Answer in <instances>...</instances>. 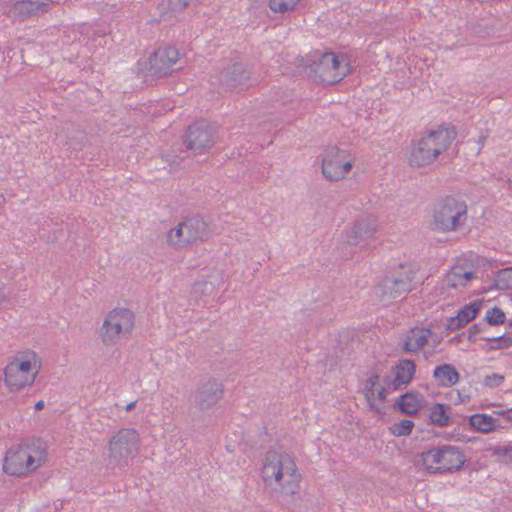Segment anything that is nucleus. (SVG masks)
<instances>
[{
	"label": "nucleus",
	"mask_w": 512,
	"mask_h": 512,
	"mask_svg": "<svg viewBox=\"0 0 512 512\" xmlns=\"http://www.w3.org/2000/svg\"><path fill=\"white\" fill-rule=\"evenodd\" d=\"M433 376L439 385L443 387H451L455 385L460 378L459 373L451 364H442L434 369Z\"/></svg>",
	"instance_id": "20"
},
{
	"label": "nucleus",
	"mask_w": 512,
	"mask_h": 512,
	"mask_svg": "<svg viewBox=\"0 0 512 512\" xmlns=\"http://www.w3.org/2000/svg\"><path fill=\"white\" fill-rule=\"evenodd\" d=\"M433 336V332L424 327H415L410 329L407 333L403 343V349L406 352H417L428 342V339Z\"/></svg>",
	"instance_id": "18"
},
{
	"label": "nucleus",
	"mask_w": 512,
	"mask_h": 512,
	"mask_svg": "<svg viewBox=\"0 0 512 512\" xmlns=\"http://www.w3.org/2000/svg\"><path fill=\"white\" fill-rule=\"evenodd\" d=\"M486 320L490 325L503 324L506 320L505 313L495 306L487 311Z\"/></svg>",
	"instance_id": "32"
},
{
	"label": "nucleus",
	"mask_w": 512,
	"mask_h": 512,
	"mask_svg": "<svg viewBox=\"0 0 512 512\" xmlns=\"http://www.w3.org/2000/svg\"><path fill=\"white\" fill-rule=\"evenodd\" d=\"M485 140H486V136H485V135H481V136L479 137V141H478V142H479V144H480L481 146H483V145H484Z\"/></svg>",
	"instance_id": "38"
},
{
	"label": "nucleus",
	"mask_w": 512,
	"mask_h": 512,
	"mask_svg": "<svg viewBox=\"0 0 512 512\" xmlns=\"http://www.w3.org/2000/svg\"><path fill=\"white\" fill-rule=\"evenodd\" d=\"M43 408H44V401L43 400H39L38 402H36L35 409L37 411L42 410Z\"/></svg>",
	"instance_id": "36"
},
{
	"label": "nucleus",
	"mask_w": 512,
	"mask_h": 512,
	"mask_svg": "<svg viewBox=\"0 0 512 512\" xmlns=\"http://www.w3.org/2000/svg\"><path fill=\"white\" fill-rule=\"evenodd\" d=\"M217 141L216 130L205 122H198L189 126L185 144L195 154H201L211 149Z\"/></svg>",
	"instance_id": "14"
},
{
	"label": "nucleus",
	"mask_w": 512,
	"mask_h": 512,
	"mask_svg": "<svg viewBox=\"0 0 512 512\" xmlns=\"http://www.w3.org/2000/svg\"><path fill=\"white\" fill-rule=\"evenodd\" d=\"M306 67L310 77L325 84L337 83L349 73L345 58L333 52H314L307 58Z\"/></svg>",
	"instance_id": "4"
},
{
	"label": "nucleus",
	"mask_w": 512,
	"mask_h": 512,
	"mask_svg": "<svg viewBox=\"0 0 512 512\" xmlns=\"http://www.w3.org/2000/svg\"><path fill=\"white\" fill-rule=\"evenodd\" d=\"M472 279H474L472 271H468L462 266H455L446 274L445 283L451 288L466 287Z\"/></svg>",
	"instance_id": "21"
},
{
	"label": "nucleus",
	"mask_w": 512,
	"mask_h": 512,
	"mask_svg": "<svg viewBox=\"0 0 512 512\" xmlns=\"http://www.w3.org/2000/svg\"><path fill=\"white\" fill-rule=\"evenodd\" d=\"M194 0H169V7L174 12H180L190 5Z\"/></svg>",
	"instance_id": "34"
},
{
	"label": "nucleus",
	"mask_w": 512,
	"mask_h": 512,
	"mask_svg": "<svg viewBox=\"0 0 512 512\" xmlns=\"http://www.w3.org/2000/svg\"><path fill=\"white\" fill-rule=\"evenodd\" d=\"M134 324L135 315L130 309L115 308L106 315L98 337L104 346H115L130 337Z\"/></svg>",
	"instance_id": "7"
},
{
	"label": "nucleus",
	"mask_w": 512,
	"mask_h": 512,
	"mask_svg": "<svg viewBox=\"0 0 512 512\" xmlns=\"http://www.w3.org/2000/svg\"><path fill=\"white\" fill-rule=\"evenodd\" d=\"M211 236L209 224L201 217H192L171 228L166 234V243L174 249H183L207 241Z\"/></svg>",
	"instance_id": "8"
},
{
	"label": "nucleus",
	"mask_w": 512,
	"mask_h": 512,
	"mask_svg": "<svg viewBox=\"0 0 512 512\" xmlns=\"http://www.w3.org/2000/svg\"><path fill=\"white\" fill-rule=\"evenodd\" d=\"M250 72L243 63H232L225 67L219 74V81L228 88H236L249 80Z\"/></svg>",
	"instance_id": "16"
},
{
	"label": "nucleus",
	"mask_w": 512,
	"mask_h": 512,
	"mask_svg": "<svg viewBox=\"0 0 512 512\" xmlns=\"http://www.w3.org/2000/svg\"><path fill=\"white\" fill-rule=\"evenodd\" d=\"M354 160L338 147L329 148L322 159V174L330 181H340L346 177L353 167Z\"/></svg>",
	"instance_id": "12"
},
{
	"label": "nucleus",
	"mask_w": 512,
	"mask_h": 512,
	"mask_svg": "<svg viewBox=\"0 0 512 512\" xmlns=\"http://www.w3.org/2000/svg\"><path fill=\"white\" fill-rule=\"evenodd\" d=\"M504 381V376L500 374L487 375L484 378V384L490 388L500 386Z\"/></svg>",
	"instance_id": "33"
},
{
	"label": "nucleus",
	"mask_w": 512,
	"mask_h": 512,
	"mask_svg": "<svg viewBox=\"0 0 512 512\" xmlns=\"http://www.w3.org/2000/svg\"><path fill=\"white\" fill-rule=\"evenodd\" d=\"M48 7L47 3L35 2L31 0L17 1L13 6V13L22 19H26L35 15L39 10L45 11Z\"/></svg>",
	"instance_id": "24"
},
{
	"label": "nucleus",
	"mask_w": 512,
	"mask_h": 512,
	"mask_svg": "<svg viewBox=\"0 0 512 512\" xmlns=\"http://www.w3.org/2000/svg\"><path fill=\"white\" fill-rule=\"evenodd\" d=\"M39 372L37 356L34 352H18L8 359L4 369V382L11 391L31 386Z\"/></svg>",
	"instance_id": "5"
},
{
	"label": "nucleus",
	"mask_w": 512,
	"mask_h": 512,
	"mask_svg": "<svg viewBox=\"0 0 512 512\" xmlns=\"http://www.w3.org/2000/svg\"><path fill=\"white\" fill-rule=\"evenodd\" d=\"M376 230V224L373 220L368 218L357 220L347 233V242L351 245H358L372 238Z\"/></svg>",
	"instance_id": "17"
},
{
	"label": "nucleus",
	"mask_w": 512,
	"mask_h": 512,
	"mask_svg": "<svg viewBox=\"0 0 512 512\" xmlns=\"http://www.w3.org/2000/svg\"><path fill=\"white\" fill-rule=\"evenodd\" d=\"M499 414L505 416L507 420L512 421V408L500 411Z\"/></svg>",
	"instance_id": "35"
},
{
	"label": "nucleus",
	"mask_w": 512,
	"mask_h": 512,
	"mask_svg": "<svg viewBox=\"0 0 512 512\" xmlns=\"http://www.w3.org/2000/svg\"><path fill=\"white\" fill-rule=\"evenodd\" d=\"M450 408L443 404H435L430 410V419L432 423L437 424L439 426H447L450 421V415L448 414V410Z\"/></svg>",
	"instance_id": "27"
},
{
	"label": "nucleus",
	"mask_w": 512,
	"mask_h": 512,
	"mask_svg": "<svg viewBox=\"0 0 512 512\" xmlns=\"http://www.w3.org/2000/svg\"><path fill=\"white\" fill-rule=\"evenodd\" d=\"M46 461V443L38 438H27L6 452L3 470L11 476H26L36 471Z\"/></svg>",
	"instance_id": "2"
},
{
	"label": "nucleus",
	"mask_w": 512,
	"mask_h": 512,
	"mask_svg": "<svg viewBox=\"0 0 512 512\" xmlns=\"http://www.w3.org/2000/svg\"><path fill=\"white\" fill-rule=\"evenodd\" d=\"M379 381L378 375H373L367 380V384L365 386V398L368 402V405L371 409L375 411H380L379 407L376 406V399L379 401H384L386 398V390L385 388H380L378 390L375 389Z\"/></svg>",
	"instance_id": "23"
},
{
	"label": "nucleus",
	"mask_w": 512,
	"mask_h": 512,
	"mask_svg": "<svg viewBox=\"0 0 512 512\" xmlns=\"http://www.w3.org/2000/svg\"><path fill=\"white\" fill-rule=\"evenodd\" d=\"M455 137V131L447 128L431 130L410 147L408 164L421 168L432 164L447 151Z\"/></svg>",
	"instance_id": "3"
},
{
	"label": "nucleus",
	"mask_w": 512,
	"mask_h": 512,
	"mask_svg": "<svg viewBox=\"0 0 512 512\" xmlns=\"http://www.w3.org/2000/svg\"><path fill=\"white\" fill-rule=\"evenodd\" d=\"M415 373V364L411 360H402L395 369L394 379L391 383L393 390L408 384Z\"/></svg>",
	"instance_id": "19"
},
{
	"label": "nucleus",
	"mask_w": 512,
	"mask_h": 512,
	"mask_svg": "<svg viewBox=\"0 0 512 512\" xmlns=\"http://www.w3.org/2000/svg\"><path fill=\"white\" fill-rule=\"evenodd\" d=\"M5 299V296L3 294V292L0 290V304L4 301Z\"/></svg>",
	"instance_id": "39"
},
{
	"label": "nucleus",
	"mask_w": 512,
	"mask_h": 512,
	"mask_svg": "<svg viewBox=\"0 0 512 512\" xmlns=\"http://www.w3.org/2000/svg\"><path fill=\"white\" fill-rule=\"evenodd\" d=\"M300 0H269V7L275 13H286L295 9Z\"/></svg>",
	"instance_id": "29"
},
{
	"label": "nucleus",
	"mask_w": 512,
	"mask_h": 512,
	"mask_svg": "<svg viewBox=\"0 0 512 512\" xmlns=\"http://www.w3.org/2000/svg\"><path fill=\"white\" fill-rule=\"evenodd\" d=\"M511 451H512V449H511Z\"/></svg>",
	"instance_id": "41"
},
{
	"label": "nucleus",
	"mask_w": 512,
	"mask_h": 512,
	"mask_svg": "<svg viewBox=\"0 0 512 512\" xmlns=\"http://www.w3.org/2000/svg\"><path fill=\"white\" fill-rule=\"evenodd\" d=\"M224 385L211 378L198 384L193 393V409L200 414H208L223 398Z\"/></svg>",
	"instance_id": "13"
},
{
	"label": "nucleus",
	"mask_w": 512,
	"mask_h": 512,
	"mask_svg": "<svg viewBox=\"0 0 512 512\" xmlns=\"http://www.w3.org/2000/svg\"><path fill=\"white\" fill-rule=\"evenodd\" d=\"M398 405L403 413L415 414L419 410L421 403L416 395L408 393L400 398Z\"/></svg>",
	"instance_id": "28"
},
{
	"label": "nucleus",
	"mask_w": 512,
	"mask_h": 512,
	"mask_svg": "<svg viewBox=\"0 0 512 512\" xmlns=\"http://www.w3.org/2000/svg\"><path fill=\"white\" fill-rule=\"evenodd\" d=\"M470 425L477 431L489 433L502 428L500 420L487 414H474L469 419Z\"/></svg>",
	"instance_id": "22"
},
{
	"label": "nucleus",
	"mask_w": 512,
	"mask_h": 512,
	"mask_svg": "<svg viewBox=\"0 0 512 512\" xmlns=\"http://www.w3.org/2000/svg\"><path fill=\"white\" fill-rule=\"evenodd\" d=\"M415 272L410 265L401 264L398 269L384 276L376 287V294L383 300L396 299L413 289Z\"/></svg>",
	"instance_id": "11"
},
{
	"label": "nucleus",
	"mask_w": 512,
	"mask_h": 512,
	"mask_svg": "<svg viewBox=\"0 0 512 512\" xmlns=\"http://www.w3.org/2000/svg\"><path fill=\"white\" fill-rule=\"evenodd\" d=\"M140 435L134 428H121L108 443L106 465L108 468H124L140 449Z\"/></svg>",
	"instance_id": "6"
},
{
	"label": "nucleus",
	"mask_w": 512,
	"mask_h": 512,
	"mask_svg": "<svg viewBox=\"0 0 512 512\" xmlns=\"http://www.w3.org/2000/svg\"><path fill=\"white\" fill-rule=\"evenodd\" d=\"M215 286L208 281H197L191 289V299L196 303H206L207 299L214 293Z\"/></svg>",
	"instance_id": "26"
},
{
	"label": "nucleus",
	"mask_w": 512,
	"mask_h": 512,
	"mask_svg": "<svg viewBox=\"0 0 512 512\" xmlns=\"http://www.w3.org/2000/svg\"><path fill=\"white\" fill-rule=\"evenodd\" d=\"M178 60L179 51L175 47H160L149 57V70L154 76H166Z\"/></svg>",
	"instance_id": "15"
},
{
	"label": "nucleus",
	"mask_w": 512,
	"mask_h": 512,
	"mask_svg": "<svg viewBox=\"0 0 512 512\" xmlns=\"http://www.w3.org/2000/svg\"><path fill=\"white\" fill-rule=\"evenodd\" d=\"M466 220V203L454 197H446L436 203L431 225L433 230L447 233L458 230Z\"/></svg>",
	"instance_id": "10"
},
{
	"label": "nucleus",
	"mask_w": 512,
	"mask_h": 512,
	"mask_svg": "<svg viewBox=\"0 0 512 512\" xmlns=\"http://www.w3.org/2000/svg\"><path fill=\"white\" fill-rule=\"evenodd\" d=\"M466 459L462 451L452 445L434 447L421 454L424 470L430 474L455 472L462 468Z\"/></svg>",
	"instance_id": "9"
},
{
	"label": "nucleus",
	"mask_w": 512,
	"mask_h": 512,
	"mask_svg": "<svg viewBox=\"0 0 512 512\" xmlns=\"http://www.w3.org/2000/svg\"><path fill=\"white\" fill-rule=\"evenodd\" d=\"M261 477L265 490L277 499L296 494L300 487L301 475L287 453L267 452Z\"/></svg>",
	"instance_id": "1"
},
{
	"label": "nucleus",
	"mask_w": 512,
	"mask_h": 512,
	"mask_svg": "<svg viewBox=\"0 0 512 512\" xmlns=\"http://www.w3.org/2000/svg\"><path fill=\"white\" fill-rule=\"evenodd\" d=\"M480 310V305L477 303H470L466 305L457 316L450 319L448 327L451 329H459L473 320Z\"/></svg>",
	"instance_id": "25"
},
{
	"label": "nucleus",
	"mask_w": 512,
	"mask_h": 512,
	"mask_svg": "<svg viewBox=\"0 0 512 512\" xmlns=\"http://www.w3.org/2000/svg\"><path fill=\"white\" fill-rule=\"evenodd\" d=\"M414 427V422L408 419L401 420L398 423H394L390 427V431L395 436H407L411 433Z\"/></svg>",
	"instance_id": "31"
},
{
	"label": "nucleus",
	"mask_w": 512,
	"mask_h": 512,
	"mask_svg": "<svg viewBox=\"0 0 512 512\" xmlns=\"http://www.w3.org/2000/svg\"><path fill=\"white\" fill-rule=\"evenodd\" d=\"M496 286L501 290L512 289V267L502 269L496 276Z\"/></svg>",
	"instance_id": "30"
},
{
	"label": "nucleus",
	"mask_w": 512,
	"mask_h": 512,
	"mask_svg": "<svg viewBox=\"0 0 512 512\" xmlns=\"http://www.w3.org/2000/svg\"><path fill=\"white\" fill-rule=\"evenodd\" d=\"M137 401H133L125 406L126 411H131L136 406Z\"/></svg>",
	"instance_id": "37"
},
{
	"label": "nucleus",
	"mask_w": 512,
	"mask_h": 512,
	"mask_svg": "<svg viewBox=\"0 0 512 512\" xmlns=\"http://www.w3.org/2000/svg\"><path fill=\"white\" fill-rule=\"evenodd\" d=\"M491 340H503V341H506L507 339L504 338L503 336H501V337L492 338Z\"/></svg>",
	"instance_id": "40"
}]
</instances>
